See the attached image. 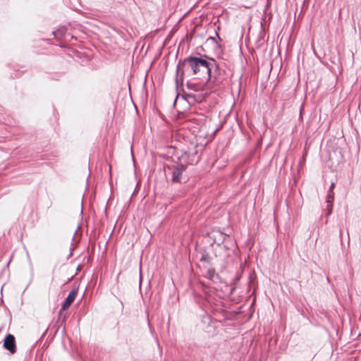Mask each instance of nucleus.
Listing matches in <instances>:
<instances>
[{
  "label": "nucleus",
  "instance_id": "nucleus-1",
  "mask_svg": "<svg viewBox=\"0 0 361 361\" xmlns=\"http://www.w3.org/2000/svg\"><path fill=\"white\" fill-rule=\"evenodd\" d=\"M189 66L192 69V75H197L199 78H204L207 82L211 79L212 70L214 68H217L216 61L210 58L209 61L202 58L196 56H192V59L189 60Z\"/></svg>",
  "mask_w": 361,
  "mask_h": 361
},
{
  "label": "nucleus",
  "instance_id": "nucleus-2",
  "mask_svg": "<svg viewBox=\"0 0 361 361\" xmlns=\"http://www.w3.org/2000/svg\"><path fill=\"white\" fill-rule=\"evenodd\" d=\"M192 59V56H188L183 61H180L176 67V74L179 76L180 80H183L185 75L191 76L192 75V69L189 66V60Z\"/></svg>",
  "mask_w": 361,
  "mask_h": 361
},
{
  "label": "nucleus",
  "instance_id": "nucleus-3",
  "mask_svg": "<svg viewBox=\"0 0 361 361\" xmlns=\"http://www.w3.org/2000/svg\"><path fill=\"white\" fill-rule=\"evenodd\" d=\"M3 346L11 354H14L16 352V343L14 336L10 334H7L4 340Z\"/></svg>",
  "mask_w": 361,
  "mask_h": 361
},
{
  "label": "nucleus",
  "instance_id": "nucleus-4",
  "mask_svg": "<svg viewBox=\"0 0 361 361\" xmlns=\"http://www.w3.org/2000/svg\"><path fill=\"white\" fill-rule=\"evenodd\" d=\"M185 170L186 166L183 164H178L174 166L172 171V182L180 183L181 181V176Z\"/></svg>",
  "mask_w": 361,
  "mask_h": 361
},
{
  "label": "nucleus",
  "instance_id": "nucleus-5",
  "mask_svg": "<svg viewBox=\"0 0 361 361\" xmlns=\"http://www.w3.org/2000/svg\"><path fill=\"white\" fill-rule=\"evenodd\" d=\"M77 294H78V289H73L69 293V294L68 295L67 298H66L64 302L62 305V307L60 310V313L62 311L67 310L71 306V305L75 300Z\"/></svg>",
  "mask_w": 361,
  "mask_h": 361
},
{
  "label": "nucleus",
  "instance_id": "nucleus-6",
  "mask_svg": "<svg viewBox=\"0 0 361 361\" xmlns=\"http://www.w3.org/2000/svg\"><path fill=\"white\" fill-rule=\"evenodd\" d=\"M215 275H216L215 270L214 269H207L204 276L208 279L213 280Z\"/></svg>",
  "mask_w": 361,
  "mask_h": 361
},
{
  "label": "nucleus",
  "instance_id": "nucleus-7",
  "mask_svg": "<svg viewBox=\"0 0 361 361\" xmlns=\"http://www.w3.org/2000/svg\"><path fill=\"white\" fill-rule=\"evenodd\" d=\"M326 202V214L329 216L332 213L333 209V202Z\"/></svg>",
  "mask_w": 361,
  "mask_h": 361
},
{
  "label": "nucleus",
  "instance_id": "nucleus-8",
  "mask_svg": "<svg viewBox=\"0 0 361 361\" xmlns=\"http://www.w3.org/2000/svg\"><path fill=\"white\" fill-rule=\"evenodd\" d=\"M188 89L194 91H198L200 90V87L195 83H188Z\"/></svg>",
  "mask_w": 361,
  "mask_h": 361
},
{
  "label": "nucleus",
  "instance_id": "nucleus-9",
  "mask_svg": "<svg viewBox=\"0 0 361 361\" xmlns=\"http://www.w3.org/2000/svg\"><path fill=\"white\" fill-rule=\"evenodd\" d=\"M334 193H331L330 192V191H329V193L327 195V197H326V202H333L334 201Z\"/></svg>",
  "mask_w": 361,
  "mask_h": 361
},
{
  "label": "nucleus",
  "instance_id": "nucleus-10",
  "mask_svg": "<svg viewBox=\"0 0 361 361\" xmlns=\"http://www.w3.org/2000/svg\"><path fill=\"white\" fill-rule=\"evenodd\" d=\"M200 261L209 263V255L207 254L202 255V257L200 258Z\"/></svg>",
  "mask_w": 361,
  "mask_h": 361
},
{
  "label": "nucleus",
  "instance_id": "nucleus-11",
  "mask_svg": "<svg viewBox=\"0 0 361 361\" xmlns=\"http://www.w3.org/2000/svg\"><path fill=\"white\" fill-rule=\"evenodd\" d=\"M334 186H335V183H332L331 184V186H330V188H329V191H330V192L333 193Z\"/></svg>",
  "mask_w": 361,
  "mask_h": 361
},
{
  "label": "nucleus",
  "instance_id": "nucleus-12",
  "mask_svg": "<svg viewBox=\"0 0 361 361\" xmlns=\"http://www.w3.org/2000/svg\"><path fill=\"white\" fill-rule=\"evenodd\" d=\"M208 39H211L213 42H216V39L214 37H210Z\"/></svg>",
  "mask_w": 361,
  "mask_h": 361
}]
</instances>
